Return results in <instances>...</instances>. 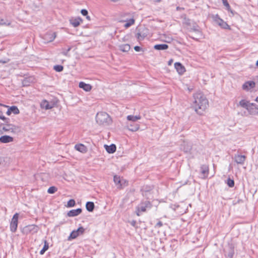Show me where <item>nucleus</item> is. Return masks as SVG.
Listing matches in <instances>:
<instances>
[{
    "label": "nucleus",
    "instance_id": "1",
    "mask_svg": "<svg viewBox=\"0 0 258 258\" xmlns=\"http://www.w3.org/2000/svg\"><path fill=\"white\" fill-rule=\"evenodd\" d=\"M193 97L194 98L193 107L197 113L202 115L209 105L208 101L202 93H197L194 95Z\"/></svg>",
    "mask_w": 258,
    "mask_h": 258
},
{
    "label": "nucleus",
    "instance_id": "2",
    "mask_svg": "<svg viewBox=\"0 0 258 258\" xmlns=\"http://www.w3.org/2000/svg\"><path fill=\"white\" fill-rule=\"evenodd\" d=\"M183 23L188 26V29H189L190 32H194L196 33V37L200 38L202 36L200 27L197 23L192 21L190 19L186 18L184 19Z\"/></svg>",
    "mask_w": 258,
    "mask_h": 258
},
{
    "label": "nucleus",
    "instance_id": "3",
    "mask_svg": "<svg viewBox=\"0 0 258 258\" xmlns=\"http://www.w3.org/2000/svg\"><path fill=\"white\" fill-rule=\"evenodd\" d=\"M96 120L99 124L109 125L112 123L111 117L105 112L97 113L96 116Z\"/></svg>",
    "mask_w": 258,
    "mask_h": 258
},
{
    "label": "nucleus",
    "instance_id": "4",
    "mask_svg": "<svg viewBox=\"0 0 258 258\" xmlns=\"http://www.w3.org/2000/svg\"><path fill=\"white\" fill-rule=\"evenodd\" d=\"M6 123H0V135L4 132H11L15 133L18 130V127L13 124L9 123V120L5 121Z\"/></svg>",
    "mask_w": 258,
    "mask_h": 258
},
{
    "label": "nucleus",
    "instance_id": "5",
    "mask_svg": "<svg viewBox=\"0 0 258 258\" xmlns=\"http://www.w3.org/2000/svg\"><path fill=\"white\" fill-rule=\"evenodd\" d=\"M39 230V227L36 225H28L24 227L21 229V232L24 235L34 234Z\"/></svg>",
    "mask_w": 258,
    "mask_h": 258
},
{
    "label": "nucleus",
    "instance_id": "6",
    "mask_svg": "<svg viewBox=\"0 0 258 258\" xmlns=\"http://www.w3.org/2000/svg\"><path fill=\"white\" fill-rule=\"evenodd\" d=\"M235 245L231 241L229 242L224 249V252L225 256L228 258H233L234 254Z\"/></svg>",
    "mask_w": 258,
    "mask_h": 258
},
{
    "label": "nucleus",
    "instance_id": "7",
    "mask_svg": "<svg viewBox=\"0 0 258 258\" xmlns=\"http://www.w3.org/2000/svg\"><path fill=\"white\" fill-rule=\"evenodd\" d=\"M154 186L152 185H144L141 188V191L144 197H145L147 199L150 198V196L152 194V191Z\"/></svg>",
    "mask_w": 258,
    "mask_h": 258
},
{
    "label": "nucleus",
    "instance_id": "8",
    "mask_svg": "<svg viewBox=\"0 0 258 258\" xmlns=\"http://www.w3.org/2000/svg\"><path fill=\"white\" fill-rule=\"evenodd\" d=\"M19 216V214L16 213L12 217L10 223V230L12 232H15L17 229Z\"/></svg>",
    "mask_w": 258,
    "mask_h": 258
},
{
    "label": "nucleus",
    "instance_id": "9",
    "mask_svg": "<svg viewBox=\"0 0 258 258\" xmlns=\"http://www.w3.org/2000/svg\"><path fill=\"white\" fill-rule=\"evenodd\" d=\"M201 175V178L206 179L208 177L209 174V166L208 164H204L201 165L199 170Z\"/></svg>",
    "mask_w": 258,
    "mask_h": 258
},
{
    "label": "nucleus",
    "instance_id": "10",
    "mask_svg": "<svg viewBox=\"0 0 258 258\" xmlns=\"http://www.w3.org/2000/svg\"><path fill=\"white\" fill-rule=\"evenodd\" d=\"M137 207L142 212H145L147 209H150L152 207V204L150 201H146L142 202Z\"/></svg>",
    "mask_w": 258,
    "mask_h": 258
},
{
    "label": "nucleus",
    "instance_id": "11",
    "mask_svg": "<svg viewBox=\"0 0 258 258\" xmlns=\"http://www.w3.org/2000/svg\"><path fill=\"white\" fill-rule=\"evenodd\" d=\"M56 36L55 32L49 31L46 33L43 36V39L46 42L53 41Z\"/></svg>",
    "mask_w": 258,
    "mask_h": 258
},
{
    "label": "nucleus",
    "instance_id": "12",
    "mask_svg": "<svg viewBox=\"0 0 258 258\" xmlns=\"http://www.w3.org/2000/svg\"><path fill=\"white\" fill-rule=\"evenodd\" d=\"M247 110L251 115H258V105L255 103H251L249 108H247Z\"/></svg>",
    "mask_w": 258,
    "mask_h": 258
},
{
    "label": "nucleus",
    "instance_id": "13",
    "mask_svg": "<svg viewBox=\"0 0 258 258\" xmlns=\"http://www.w3.org/2000/svg\"><path fill=\"white\" fill-rule=\"evenodd\" d=\"M82 212L81 208L73 209L69 211L67 213V216L70 217H76L80 215Z\"/></svg>",
    "mask_w": 258,
    "mask_h": 258
},
{
    "label": "nucleus",
    "instance_id": "14",
    "mask_svg": "<svg viewBox=\"0 0 258 258\" xmlns=\"http://www.w3.org/2000/svg\"><path fill=\"white\" fill-rule=\"evenodd\" d=\"M113 181L115 185L117 186V188L121 189L123 188L122 180L120 178L119 176L115 175L113 176Z\"/></svg>",
    "mask_w": 258,
    "mask_h": 258
},
{
    "label": "nucleus",
    "instance_id": "15",
    "mask_svg": "<svg viewBox=\"0 0 258 258\" xmlns=\"http://www.w3.org/2000/svg\"><path fill=\"white\" fill-rule=\"evenodd\" d=\"M174 67L176 69L177 72L180 75H182L185 72V69L184 67L180 62H175L174 63Z\"/></svg>",
    "mask_w": 258,
    "mask_h": 258
},
{
    "label": "nucleus",
    "instance_id": "16",
    "mask_svg": "<svg viewBox=\"0 0 258 258\" xmlns=\"http://www.w3.org/2000/svg\"><path fill=\"white\" fill-rule=\"evenodd\" d=\"M255 83L253 81H247L245 82L243 85H242V89L243 90H248L250 88H253L255 87Z\"/></svg>",
    "mask_w": 258,
    "mask_h": 258
},
{
    "label": "nucleus",
    "instance_id": "17",
    "mask_svg": "<svg viewBox=\"0 0 258 258\" xmlns=\"http://www.w3.org/2000/svg\"><path fill=\"white\" fill-rule=\"evenodd\" d=\"M13 138L9 136H3L0 137V142L2 143H8L13 142Z\"/></svg>",
    "mask_w": 258,
    "mask_h": 258
},
{
    "label": "nucleus",
    "instance_id": "18",
    "mask_svg": "<svg viewBox=\"0 0 258 258\" xmlns=\"http://www.w3.org/2000/svg\"><path fill=\"white\" fill-rule=\"evenodd\" d=\"M250 104L251 103H250L249 101L244 99H242L239 101V103L237 104V106H240L241 107L247 110V108H249Z\"/></svg>",
    "mask_w": 258,
    "mask_h": 258
},
{
    "label": "nucleus",
    "instance_id": "19",
    "mask_svg": "<svg viewBox=\"0 0 258 258\" xmlns=\"http://www.w3.org/2000/svg\"><path fill=\"white\" fill-rule=\"evenodd\" d=\"M104 148H105L106 151L109 153H113L116 151V146L115 145L112 144L109 146L105 145Z\"/></svg>",
    "mask_w": 258,
    "mask_h": 258
},
{
    "label": "nucleus",
    "instance_id": "20",
    "mask_svg": "<svg viewBox=\"0 0 258 258\" xmlns=\"http://www.w3.org/2000/svg\"><path fill=\"white\" fill-rule=\"evenodd\" d=\"M79 86L80 88L83 89L86 91H89L92 89V86L90 84H86L83 82H80Z\"/></svg>",
    "mask_w": 258,
    "mask_h": 258
},
{
    "label": "nucleus",
    "instance_id": "21",
    "mask_svg": "<svg viewBox=\"0 0 258 258\" xmlns=\"http://www.w3.org/2000/svg\"><path fill=\"white\" fill-rule=\"evenodd\" d=\"M218 25L224 29H230L229 26L223 20L220 18H218V19L216 20Z\"/></svg>",
    "mask_w": 258,
    "mask_h": 258
},
{
    "label": "nucleus",
    "instance_id": "22",
    "mask_svg": "<svg viewBox=\"0 0 258 258\" xmlns=\"http://www.w3.org/2000/svg\"><path fill=\"white\" fill-rule=\"evenodd\" d=\"M86 209L89 212H92L95 209V205L93 202H87L86 203Z\"/></svg>",
    "mask_w": 258,
    "mask_h": 258
},
{
    "label": "nucleus",
    "instance_id": "23",
    "mask_svg": "<svg viewBox=\"0 0 258 258\" xmlns=\"http://www.w3.org/2000/svg\"><path fill=\"white\" fill-rule=\"evenodd\" d=\"M75 149L81 153H85L87 151L86 147L82 144L76 145Z\"/></svg>",
    "mask_w": 258,
    "mask_h": 258
},
{
    "label": "nucleus",
    "instance_id": "24",
    "mask_svg": "<svg viewBox=\"0 0 258 258\" xmlns=\"http://www.w3.org/2000/svg\"><path fill=\"white\" fill-rule=\"evenodd\" d=\"M41 107L45 109H49L52 108V105L46 100H43L40 104Z\"/></svg>",
    "mask_w": 258,
    "mask_h": 258
},
{
    "label": "nucleus",
    "instance_id": "25",
    "mask_svg": "<svg viewBox=\"0 0 258 258\" xmlns=\"http://www.w3.org/2000/svg\"><path fill=\"white\" fill-rule=\"evenodd\" d=\"M154 48L156 50H166L168 48V45L166 44H159L155 45Z\"/></svg>",
    "mask_w": 258,
    "mask_h": 258
},
{
    "label": "nucleus",
    "instance_id": "26",
    "mask_svg": "<svg viewBox=\"0 0 258 258\" xmlns=\"http://www.w3.org/2000/svg\"><path fill=\"white\" fill-rule=\"evenodd\" d=\"M82 20L80 18L70 20L71 24L75 27H78Z\"/></svg>",
    "mask_w": 258,
    "mask_h": 258
},
{
    "label": "nucleus",
    "instance_id": "27",
    "mask_svg": "<svg viewBox=\"0 0 258 258\" xmlns=\"http://www.w3.org/2000/svg\"><path fill=\"white\" fill-rule=\"evenodd\" d=\"M44 245H43V248L41 249V250L40 251V254L41 255H43L46 250H48V249L49 248V243L46 240H44Z\"/></svg>",
    "mask_w": 258,
    "mask_h": 258
},
{
    "label": "nucleus",
    "instance_id": "28",
    "mask_svg": "<svg viewBox=\"0 0 258 258\" xmlns=\"http://www.w3.org/2000/svg\"><path fill=\"white\" fill-rule=\"evenodd\" d=\"M32 77L25 78L22 81V85L23 86H28L30 83L33 81Z\"/></svg>",
    "mask_w": 258,
    "mask_h": 258
},
{
    "label": "nucleus",
    "instance_id": "29",
    "mask_svg": "<svg viewBox=\"0 0 258 258\" xmlns=\"http://www.w3.org/2000/svg\"><path fill=\"white\" fill-rule=\"evenodd\" d=\"M119 47V49L123 52H128L131 48L130 45L128 44L120 45Z\"/></svg>",
    "mask_w": 258,
    "mask_h": 258
},
{
    "label": "nucleus",
    "instance_id": "30",
    "mask_svg": "<svg viewBox=\"0 0 258 258\" xmlns=\"http://www.w3.org/2000/svg\"><path fill=\"white\" fill-rule=\"evenodd\" d=\"M235 161H244L245 160V156L239 154L235 155L234 156Z\"/></svg>",
    "mask_w": 258,
    "mask_h": 258
},
{
    "label": "nucleus",
    "instance_id": "31",
    "mask_svg": "<svg viewBox=\"0 0 258 258\" xmlns=\"http://www.w3.org/2000/svg\"><path fill=\"white\" fill-rule=\"evenodd\" d=\"M79 236V234L78 233V231L76 230H73L71 232V233L70 234V236L68 237V240H71L72 239H74L76 238Z\"/></svg>",
    "mask_w": 258,
    "mask_h": 258
},
{
    "label": "nucleus",
    "instance_id": "32",
    "mask_svg": "<svg viewBox=\"0 0 258 258\" xmlns=\"http://www.w3.org/2000/svg\"><path fill=\"white\" fill-rule=\"evenodd\" d=\"M140 119H141V116H140V115L134 116V115H130L127 116V119L128 120L132 121L133 122H135Z\"/></svg>",
    "mask_w": 258,
    "mask_h": 258
},
{
    "label": "nucleus",
    "instance_id": "33",
    "mask_svg": "<svg viewBox=\"0 0 258 258\" xmlns=\"http://www.w3.org/2000/svg\"><path fill=\"white\" fill-rule=\"evenodd\" d=\"M9 108L10 111H11V113H13L14 114H18L20 112L17 106H12L10 107Z\"/></svg>",
    "mask_w": 258,
    "mask_h": 258
},
{
    "label": "nucleus",
    "instance_id": "34",
    "mask_svg": "<svg viewBox=\"0 0 258 258\" xmlns=\"http://www.w3.org/2000/svg\"><path fill=\"white\" fill-rule=\"evenodd\" d=\"M191 149V146L190 144H184L183 146V150L184 152L187 153L190 151Z\"/></svg>",
    "mask_w": 258,
    "mask_h": 258
},
{
    "label": "nucleus",
    "instance_id": "35",
    "mask_svg": "<svg viewBox=\"0 0 258 258\" xmlns=\"http://www.w3.org/2000/svg\"><path fill=\"white\" fill-rule=\"evenodd\" d=\"M226 183L229 187H233L234 186L235 182L233 179L229 177L227 179Z\"/></svg>",
    "mask_w": 258,
    "mask_h": 258
},
{
    "label": "nucleus",
    "instance_id": "36",
    "mask_svg": "<svg viewBox=\"0 0 258 258\" xmlns=\"http://www.w3.org/2000/svg\"><path fill=\"white\" fill-rule=\"evenodd\" d=\"M57 190V188L54 186L49 187L47 190V192L49 194H54Z\"/></svg>",
    "mask_w": 258,
    "mask_h": 258
},
{
    "label": "nucleus",
    "instance_id": "37",
    "mask_svg": "<svg viewBox=\"0 0 258 258\" xmlns=\"http://www.w3.org/2000/svg\"><path fill=\"white\" fill-rule=\"evenodd\" d=\"M135 23V20L133 18L130 19L127 23L124 24V27L125 28H128L133 25Z\"/></svg>",
    "mask_w": 258,
    "mask_h": 258
},
{
    "label": "nucleus",
    "instance_id": "38",
    "mask_svg": "<svg viewBox=\"0 0 258 258\" xmlns=\"http://www.w3.org/2000/svg\"><path fill=\"white\" fill-rule=\"evenodd\" d=\"M76 205V202L74 199H70L67 203L68 207H73Z\"/></svg>",
    "mask_w": 258,
    "mask_h": 258
},
{
    "label": "nucleus",
    "instance_id": "39",
    "mask_svg": "<svg viewBox=\"0 0 258 258\" xmlns=\"http://www.w3.org/2000/svg\"><path fill=\"white\" fill-rule=\"evenodd\" d=\"M53 69L57 72H60L63 71V67L61 65H55L53 67Z\"/></svg>",
    "mask_w": 258,
    "mask_h": 258
},
{
    "label": "nucleus",
    "instance_id": "40",
    "mask_svg": "<svg viewBox=\"0 0 258 258\" xmlns=\"http://www.w3.org/2000/svg\"><path fill=\"white\" fill-rule=\"evenodd\" d=\"M223 3V5L226 7L228 11H230L231 13H233L232 11L230 9V6L228 4L227 0H222Z\"/></svg>",
    "mask_w": 258,
    "mask_h": 258
},
{
    "label": "nucleus",
    "instance_id": "41",
    "mask_svg": "<svg viewBox=\"0 0 258 258\" xmlns=\"http://www.w3.org/2000/svg\"><path fill=\"white\" fill-rule=\"evenodd\" d=\"M130 127L128 129L129 130L133 131V132H136L138 131L139 129V125L136 124L135 126H133L132 124L130 125Z\"/></svg>",
    "mask_w": 258,
    "mask_h": 258
},
{
    "label": "nucleus",
    "instance_id": "42",
    "mask_svg": "<svg viewBox=\"0 0 258 258\" xmlns=\"http://www.w3.org/2000/svg\"><path fill=\"white\" fill-rule=\"evenodd\" d=\"M76 231H78L79 235L83 234L85 232V229L83 227L80 226L79 227Z\"/></svg>",
    "mask_w": 258,
    "mask_h": 258
},
{
    "label": "nucleus",
    "instance_id": "43",
    "mask_svg": "<svg viewBox=\"0 0 258 258\" xmlns=\"http://www.w3.org/2000/svg\"><path fill=\"white\" fill-rule=\"evenodd\" d=\"M145 37V36L144 35H142L140 33H138L136 35V37L139 41L143 40Z\"/></svg>",
    "mask_w": 258,
    "mask_h": 258
},
{
    "label": "nucleus",
    "instance_id": "44",
    "mask_svg": "<svg viewBox=\"0 0 258 258\" xmlns=\"http://www.w3.org/2000/svg\"><path fill=\"white\" fill-rule=\"evenodd\" d=\"M241 203H243V200L241 199H238L237 200H234L232 202V204H233V205H236L238 204H240Z\"/></svg>",
    "mask_w": 258,
    "mask_h": 258
},
{
    "label": "nucleus",
    "instance_id": "45",
    "mask_svg": "<svg viewBox=\"0 0 258 258\" xmlns=\"http://www.w3.org/2000/svg\"><path fill=\"white\" fill-rule=\"evenodd\" d=\"M10 25V23L5 22V20L3 19H0V25Z\"/></svg>",
    "mask_w": 258,
    "mask_h": 258
},
{
    "label": "nucleus",
    "instance_id": "46",
    "mask_svg": "<svg viewBox=\"0 0 258 258\" xmlns=\"http://www.w3.org/2000/svg\"><path fill=\"white\" fill-rule=\"evenodd\" d=\"M0 119H2L4 121H7V120H9V118H7L6 117H5L3 115V112L2 111H0Z\"/></svg>",
    "mask_w": 258,
    "mask_h": 258
},
{
    "label": "nucleus",
    "instance_id": "47",
    "mask_svg": "<svg viewBox=\"0 0 258 258\" xmlns=\"http://www.w3.org/2000/svg\"><path fill=\"white\" fill-rule=\"evenodd\" d=\"M71 48L72 47L71 46L69 47L67 50L62 52V54L65 56H67L68 52L71 50Z\"/></svg>",
    "mask_w": 258,
    "mask_h": 258
},
{
    "label": "nucleus",
    "instance_id": "48",
    "mask_svg": "<svg viewBox=\"0 0 258 258\" xmlns=\"http://www.w3.org/2000/svg\"><path fill=\"white\" fill-rule=\"evenodd\" d=\"M130 223L132 226H133L136 228H138V227L136 226V224H137L136 221L133 220L131 222H130Z\"/></svg>",
    "mask_w": 258,
    "mask_h": 258
},
{
    "label": "nucleus",
    "instance_id": "49",
    "mask_svg": "<svg viewBox=\"0 0 258 258\" xmlns=\"http://www.w3.org/2000/svg\"><path fill=\"white\" fill-rule=\"evenodd\" d=\"M81 13L83 16H87L88 15V11L85 9H82Z\"/></svg>",
    "mask_w": 258,
    "mask_h": 258
},
{
    "label": "nucleus",
    "instance_id": "50",
    "mask_svg": "<svg viewBox=\"0 0 258 258\" xmlns=\"http://www.w3.org/2000/svg\"><path fill=\"white\" fill-rule=\"evenodd\" d=\"M163 226V223L161 222V221H159L158 222L156 225H155V227H161Z\"/></svg>",
    "mask_w": 258,
    "mask_h": 258
},
{
    "label": "nucleus",
    "instance_id": "51",
    "mask_svg": "<svg viewBox=\"0 0 258 258\" xmlns=\"http://www.w3.org/2000/svg\"><path fill=\"white\" fill-rule=\"evenodd\" d=\"M141 212H142L140 210L136 207V213L138 216H140L141 215Z\"/></svg>",
    "mask_w": 258,
    "mask_h": 258
},
{
    "label": "nucleus",
    "instance_id": "52",
    "mask_svg": "<svg viewBox=\"0 0 258 258\" xmlns=\"http://www.w3.org/2000/svg\"><path fill=\"white\" fill-rule=\"evenodd\" d=\"M134 49L136 51H140L141 50V48L139 46H136L134 47Z\"/></svg>",
    "mask_w": 258,
    "mask_h": 258
},
{
    "label": "nucleus",
    "instance_id": "53",
    "mask_svg": "<svg viewBox=\"0 0 258 258\" xmlns=\"http://www.w3.org/2000/svg\"><path fill=\"white\" fill-rule=\"evenodd\" d=\"M122 180L123 186H126L127 185V182H126V181L123 179H122Z\"/></svg>",
    "mask_w": 258,
    "mask_h": 258
},
{
    "label": "nucleus",
    "instance_id": "54",
    "mask_svg": "<svg viewBox=\"0 0 258 258\" xmlns=\"http://www.w3.org/2000/svg\"><path fill=\"white\" fill-rule=\"evenodd\" d=\"M172 62H173V59H170L168 61V64L169 66H170V65H171V64L172 63Z\"/></svg>",
    "mask_w": 258,
    "mask_h": 258
},
{
    "label": "nucleus",
    "instance_id": "55",
    "mask_svg": "<svg viewBox=\"0 0 258 258\" xmlns=\"http://www.w3.org/2000/svg\"><path fill=\"white\" fill-rule=\"evenodd\" d=\"M7 114L8 115H10L12 113L11 111L10 110V108L8 109V111H7Z\"/></svg>",
    "mask_w": 258,
    "mask_h": 258
},
{
    "label": "nucleus",
    "instance_id": "56",
    "mask_svg": "<svg viewBox=\"0 0 258 258\" xmlns=\"http://www.w3.org/2000/svg\"><path fill=\"white\" fill-rule=\"evenodd\" d=\"M236 163H237L238 164H241V165H243V166H244V163H245V162H236Z\"/></svg>",
    "mask_w": 258,
    "mask_h": 258
},
{
    "label": "nucleus",
    "instance_id": "57",
    "mask_svg": "<svg viewBox=\"0 0 258 258\" xmlns=\"http://www.w3.org/2000/svg\"><path fill=\"white\" fill-rule=\"evenodd\" d=\"M190 37L191 38L194 39L198 40V38H196V37H195V36H190Z\"/></svg>",
    "mask_w": 258,
    "mask_h": 258
},
{
    "label": "nucleus",
    "instance_id": "58",
    "mask_svg": "<svg viewBox=\"0 0 258 258\" xmlns=\"http://www.w3.org/2000/svg\"><path fill=\"white\" fill-rule=\"evenodd\" d=\"M86 16V18H87L88 20H90V16H88V15H87V16Z\"/></svg>",
    "mask_w": 258,
    "mask_h": 258
},
{
    "label": "nucleus",
    "instance_id": "59",
    "mask_svg": "<svg viewBox=\"0 0 258 258\" xmlns=\"http://www.w3.org/2000/svg\"><path fill=\"white\" fill-rule=\"evenodd\" d=\"M1 62H2V63H6V61H2V60H0V63H1Z\"/></svg>",
    "mask_w": 258,
    "mask_h": 258
},
{
    "label": "nucleus",
    "instance_id": "60",
    "mask_svg": "<svg viewBox=\"0 0 258 258\" xmlns=\"http://www.w3.org/2000/svg\"><path fill=\"white\" fill-rule=\"evenodd\" d=\"M255 101L258 103V96L255 99Z\"/></svg>",
    "mask_w": 258,
    "mask_h": 258
},
{
    "label": "nucleus",
    "instance_id": "61",
    "mask_svg": "<svg viewBox=\"0 0 258 258\" xmlns=\"http://www.w3.org/2000/svg\"><path fill=\"white\" fill-rule=\"evenodd\" d=\"M112 2H117L118 0H111Z\"/></svg>",
    "mask_w": 258,
    "mask_h": 258
},
{
    "label": "nucleus",
    "instance_id": "62",
    "mask_svg": "<svg viewBox=\"0 0 258 258\" xmlns=\"http://www.w3.org/2000/svg\"><path fill=\"white\" fill-rule=\"evenodd\" d=\"M256 66L257 67H258V60H257L256 62Z\"/></svg>",
    "mask_w": 258,
    "mask_h": 258
},
{
    "label": "nucleus",
    "instance_id": "63",
    "mask_svg": "<svg viewBox=\"0 0 258 258\" xmlns=\"http://www.w3.org/2000/svg\"><path fill=\"white\" fill-rule=\"evenodd\" d=\"M161 0H157V2H160Z\"/></svg>",
    "mask_w": 258,
    "mask_h": 258
}]
</instances>
